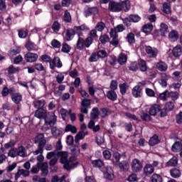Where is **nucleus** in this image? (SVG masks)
<instances>
[{"mask_svg": "<svg viewBox=\"0 0 182 182\" xmlns=\"http://www.w3.org/2000/svg\"><path fill=\"white\" fill-rule=\"evenodd\" d=\"M35 117H37V119H44L46 123L49 124L50 127L56 124V115H55L54 112L48 113V115H46V110L38 109L36 111Z\"/></svg>", "mask_w": 182, "mask_h": 182, "instance_id": "f257e3e1", "label": "nucleus"}, {"mask_svg": "<svg viewBox=\"0 0 182 182\" xmlns=\"http://www.w3.org/2000/svg\"><path fill=\"white\" fill-rule=\"evenodd\" d=\"M108 9L111 11V12H120L122 9L125 12L130 10V1L128 0H125L122 1V3H116L114 1H110L109 3Z\"/></svg>", "mask_w": 182, "mask_h": 182, "instance_id": "f03ea898", "label": "nucleus"}, {"mask_svg": "<svg viewBox=\"0 0 182 182\" xmlns=\"http://www.w3.org/2000/svg\"><path fill=\"white\" fill-rule=\"evenodd\" d=\"M57 157H60V163L64 164V168L68 171L72 170V168H75V167H77V164H79L77 162L73 163L71 165L69 164V159H68V153L66 151H58Z\"/></svg>", "mask_w": 182, "mask_h": 182, "instance_id": "7ed1b4c3", "label": "nucleus"}, {"mask_svg": "<svg viewBox=\"0 0 182 182\" xmlns=\"http://www.w3.org/2000/svg\"><path fill=\"white\" fill-rule=\"evenodd\" d=\"M132 168L134 173H140L143 168V164L137 159H134L132 162Z\"/></svg>", "mask_w": 182, "mask_h": 182, "instance_id": "20e7f679", "label": "nucleus"}, {"mask_svg": "<svg viewBox=\"0 0 182 182\" xmlns=\"http://www.w3.org/2000/svg\"><path fill=\"white\" fill-rule=\"evenodd\" d=\"M166 33H168V26L164 23H161L160 29L155 31V35L156 36H164Z\"/></svg>", "mask_w": 182, "mask_h": 182, "instance_id": "39448f33", "label": "nucleus"}, {"mask_svg": "<svg viewBox=\"0 0 182 182\" xmlns=\"http://www.w3.org/2000/svg\"><path fill=\"white\" fill-rule=\"evenodd\" d=\"M37 167L41 170V176L43 177L48 176L49 173V170L48 169L49 168V166H48V162H43L42 164L41 162H38L37 163Z\"/></svg>", "mask_w": 182, "mask_h": 182, "instance_id": "423d86ee", "label": "nucleus"}, {"mask_svg": "<svg viewBox=\"0 0 182 182\" xmlns=\"http://www.w3.org/2000/svg\"><path fill=\"white\" fill-rule=\"evenodd\" d=\"M145 50L149 58H156L159 53V50H157V48H153L150 46H146L145 47Z\"/></svg>", "mask_w": 182, "mask_h": 182, "instance_id": "0eeeda50", "label": "nucleus"}, {"mask_svg": "<svg viewBox=\"0 0 182 182\" xmlns=\"http://www.w3.org/2000/svg\"><path fill=\"white\" fill-rule=\"evenodd\" d=\"M35 144H38L40 146L41 144L42 146H46V139H45V135L43 134H38L35 139H34Z\"/></svg>", "mask_w": 182, "mask_h": 182, "instance_id": "6e6552de", "label": "nucleus"}, {"mask_svg": "<svg viewBox=\"0 0 182 182\" xmlns=\"http://www.w3.org/2000/svg\"><path fill=\"white\" fill-rule=\"evenodd\" d=\"M24 59L26 60V62H30L31 63H32L38 60V55L28 52L25 55Z\"/></svg>", "mask_w": 182, "mask_h": 182, "instance_id": "1a4fd4ad", "label": "nucleus"}, {"mask_svg": "<svg viewBox=\"0 0 182 182\" xmlns=\"http://www.w3.org/2000/svg\"><path fill=\"white\" fill-rule=\"evenodd\" d=\"M161 110V107L159 105H154L149 108V113L150 116H156Z\"/></svg>", "mask_w": 182, "mask_h": 182, "instance_id": "9d476101", "label": "nucleus"}, {"mask_svg": "<svg viewBox=\"0 0 182 182\" xmlns=\"http://www.w3.org/2000/svg\"><path fill=\"white\" fill-rule=\"evenodd\" d=\"M115 167H119L120 171H128L130 165H129V162L127 161H122V162H119Z\"/></svg>", "mask_w": 182, "mask_h": 182, "instance_id": "9b49d317", "label": "nucleus"}, {"mask_svg": "<svg viewBox=\"0 0 182 182\" xmlns=\"http://www.w3.org/2000/svg\"><path fill=\"white\" fill-rule=\"evenodd\" d=\"M178 164V159L177 156H173L168 162L166 164V167H176Z\"/></svg>", "mask_w": 182, "mask_h": 182, "instance_id": "f8f14e48", "label": "nucleus"}, {"mask_svg": "<svg viewBox=\"0 0 182 182\" xmlns=\"http://www.w3.org/2000/svg\"><path fill=\"white\" fill-rule=\"evenodd\" d=\"M141 87L140 85H136L132 89V95L134 97H141Z\"/></svg>", "mask_w": 182, "mask_h": 182, "instance_id": "ddd939ff", "label": "nucleus"}, {"mask_svg": "<svg viewBox=\"0 0 182 182\" xmlns=\"http://www.w3.org/2000/svg\"><path fill=\"white\" fill-rule=\"evenodd\" d=\"M167 80H168L167 75L166 73H162L161 79L159 80V83L162 86V87H166L167 86Z\"/></svg>", "mask_w": 182, "mask_h": 182, "instance_id": "4468645a", "label": "nucleus"}, {"mask_svg": "<svg viewBox=\"0 0 182 182\" xmlns=\"http://www.w3.org/2000/svg\"><path fill=\"white\" fill-rule=\"evenodd\" d=\"M144 172L146 176L153 174L154 173V167L151 164H146L144 168Z\"/></svg>", "mask_w": 182, "mask_h": 182, "instance_id": "2eb2a0df", "label": "nucleus"}, {"mask_svg": "<svg viewBox=\"0 0 182 182\" xmlns=\"http://www.w3.org/2000/svg\"><path fill=\"white\" fill-rule=\"evenodd\" d=\"M100 113L99 112V108L94 107L92 109V112L90 113V119L91 120H96V119H99V115Z\"/></svg>", "mask_w": 182, "mask_h": 182, "instance_id": "dca6fc26", "label": "nucleus"}, {"mask_svg": "<svg viewBox=\"0 0 182 182\" xmlns=\"http://www.w3.org/2000/svg\"><path fill=\"white\" fill-rule=\"evenodd\" d=\"M170 175L173 177V178H178L180 176H181V172L180 171V169L173 168L170 170Z\"/></svg>", "mask_w": 182, "mask_h": 182, "instance_id": "f3484780", "label": "nucleus"}, {"mask_svg": "<svg viewBox=\"0 0 182 182\" xmlns=\"http://www.w3.org/2000/svg\"><path fill=\"white\" fill-rule=\"evenodd\" d=\"M17 156L20 157H28V154H26V149L23 146H21L17 149Z\"/></svg>", "mask_w": 182, "mask_h": 182, "instance_id": "a211bd4d", "label": "nucleus"}, {"mask_svg": "<svg viewBox=\"0 0 182 182\" xmlns=\"http://www.w3.org/2000/svg\"><path fill=\"white\" fill-rule=\"evenodd\" d=\"M107 97L109 99V100H112V102H114L115 100H117V94H116V92L114 90H109L107 93Z\"/></svg>", "mask_w": 182, "mask_h": 182, "instance_id": "6ab92c4d", "label": "nucleus"}, {"mask_svg": "<svg viewBox=\"0 0 182 182\" xmlns=\"http://www.w3.org/2000/svg\"><path fill=\"white\" fill-rule=\"evenodd\" d=\"M85 16L87 18V16H91V15H96L97 14V8H90L87 9L84 12Z\"/></svg>", "mask_w": 182, "mask_h": 182, "instance_id": "aec40b11", "label": "nucleus"}, {"mask_svg": "<svg viewBox=\"0 0 182 182\" xmlns=\"http://www.w3.org/2000/svg\"><path fill=\"white\" fill-rule=\"evenodd\" d=\"M62 130L58 128L57 127H54L51 129V134H53V137L57 139V137H59V136L62 135Z\"/></svg>", "mask_w": 182, "mask_h": 182, "instance_id": "412c9836", "label": "nucleus"}, {"mask_svg": "<svg viewBox=\"0 0 182 182\" xmlns=\"http://www.w3.org/2000/svg\"><path fill=\"white\" fill-rule=\"evenodd\" d=\"M11 100L14 102L16 105H19L22 100V95L19 93H16L11 95Z\"/></svg>", "mask_w": 182, "mask_h": 182, "instance_id": "4be33fe9", "label": "nucleus"}, {"mask_svg": "<svg viewBox=\"0 0 182 182\" xmlns=\"http://www.w3.org/2000/svg\"><path fill=\"white\" fill-rule=\"evenodd\" d=\"M112 157V164L117 166V164L120 163V154H119V152H114Z\"/></svg>", "mask_w": 182, "mask_h": 182, "instance_id": "5701e85b", "label": "nucleus"}, {"mask_svg": "<svg viewBox=\"0 0 182 182\" xmlns=\"http://www.w3.org/2000/svg\"><path fill=\"white\" fill-rule=\"evenodd\" d=\"M156 68L161 72H166V70H167V65L162 61H160L156 63Z\"/></svg>", "mask_w": 182, "mask_h": 182, "instance_id": "b1692460", "label": "nucleus"}, {"mask_svg": "<svg viewBox=\"0 0 182 182\" xmlns=\"http://www.w3.org/2000/svg\"><path fill=\"white\" fill-rule=\"evenodd\" d=\"M182 150V144L181 142H175L172 146V151L178 153V151H181Z\"/></svg>", "mask_w": 182, "mask_h": 182, "instance_id": "393cba45", "label": "nucleus"}, {"mask_svg": "<svg viewBox=\"0 0 182 182\" xmlns=\"http://www.w3.org/2000/svg\"><path fill=\"white\" fill-rule=\"evenodd\" d=\"M181 53H182L181 46H176L175 48H173V56H176V57L181 56Z\"/></svg>", "mask_w": 182, "mask_h": 182, "instance_id": "a878e982", "label": "nucleus"}, {"mask_svg": "<svg viewBox=\"0 0 182 182\" xmlns=\"http://www.w3.org/2000/svg\"><path fill=\"white\" fill-rule=\"evenodd\" d=\"M169 39L172 41V42H175V41H177L178 39V33L176 31H172L169 33Z\"/></svg>", "mask_w": 182, "mask_h": 182, "instance_id": "bb28decb", "label": "nucleus"}, {"mask_svg": "<svg viewBox=\"0 0 182 182\" xmlns=\"http://www.w3.org/2000/svg\"><path fill=\"white\" fill-rule=\"evenodd\" d=\"M83 48H85V40L82 37H79L77 42V49L82 50Z\"/></svg>", "mask_w": 182, "mask_h": 182, "instance_id": "cd10ccee", "label": "nucleus"}, {"mask_svg": "<svg viewBox=\"0 0 182 182\" xmlns=\"http://www.w3.org/2000/svg\"><path fill=\"white\" fill-rule=\"evenodd\" d=\"M151 182H163V178L161 177V176L157 173H154L151 177Z\"/></svg>", "mask_w": 182, "mask_h": 182, "instance_id": "c85d7f7f", "label": "nucleus"}, {"mask_svg": "<svg viewBox=\"0 0 182 182\" xmlns=\"http://www.w3.org/2000/svg\"><path fill=\"white\" fill-rule=\"evenodd\" d=\"M141 118L144 122H150V120H151L150 114H147V112H145L144 111L141 112Z\"/></svg>", "mask_w": 182, "mask_h": 182, "instance_id": "c756f323", "label": "nucleus"}, {"mask_svg": "<svg viewBox=\"0 0 182 182\" xmlns=\"http://www.w3.org/2000/svg\"><path fill=\"white\" fill-rule=\"evenodd\" d=\"M127 62V55L126 54H121L118 58V63L119 65H124Z\"/></svg>", "mask_w": 182, "mask_h": 182, "instance_id": "7c9ffc66", "label": "nucleus"}, {"mask_svg": "<svg viewBox=\"0 0 182 182\" xmlns=\"http://www.w3.org/2000/svg\"><path fill=\"white\" fill-rule=\"evenodd\" d=\"M163 11L164 12V14H166L171 13V7L170 6V4L164 3L163 4Z\"/></svg>", "mask_w": 182, "mask_h": 182, "instance_id": "2f4dec72", "label": "nucleus"}, {"mask_svg": "<svg viewBox=\"0 0 182 182\" xmlns=\"http://www.w3.org/2000/svg\"><path fill=\"white\" fill-rule=\"evenodd\" d=\"M45 106V100H38L34 102V107L36 109H43Z\"/></svg>", "mask_w": 182, "mask_h": 182, "instance_id": "473e14b6", "label": "nucleus"}, {"mask_svg": "<svg viewBox=\"0 0 182 182\" xmlns=\"http://www.w3.org/2000/svg\"><path fill=\"white\" fill-rule=\"evenodd\" d=\"M82 139H85V132H79L75 138V143H79V140H82Z\"/></svg>", "mask_w": 182, "mask_h": 182, "instance_id": "72a5a7b5", "label": "nucleus"}, {"mask_svg": "<svg viewBox=\"0 0 182 182\" xmlns=\"http://www.w3.org/2000/svg\"><path fill=\"white\" fill-rule=\"evenodd\" d=\"M159 144V136L157 135H154L149 140L150 146H156V144Z\"/></svg>", "mask_w": 182, "mask_h": 182, "instance_id": "f704fd0d", "label": "nucleus"}, {"mask_svg": "<svg viewBox=\"0 0 182 182\" xmlns=\"http://www.w3.org/2000/svg\"><path fill=\"white\" fill-rule=\"evenodd\" d=\"M127 40L131 45L132 43H134V42H136L134 34L133 33H129L127 36Z\"/></svg>", "mask_w": 182, "mask_h": 182, "instance_id": "c9c22d12", "label": "nucleus"}, {"mask_svg": "<svg viewBox=\"0 0 182 182\" xmlns=\"http://www.w3.org/2000/svg\"><path fill=\"white\" fill-rule=\"evenodd\" d=\"M65 132H71V133H77V129H76V127L71 125V124H68L65 127Z\"/></svg>", "mask_w": 182, "mask_h": 182, "instance_id": "e433bc0d", "label": "nucleus"}, {"mask_svg": "<svg viewBox=\"0 0 182 182\" xmlns=\"http://www.w3.org/2000/svg\"><path fill=\"white\" fill-rule=\"evenodd\" d=\"M165 109L167 112H171L174 109V102H168L165 105Z\"/></svg>", "mask_w": 182, "mask_h": 182, "instance_id": "4c0bfd02", "label": "nucleus"}, {"mask_svg": "<svg viewBox=\"0 0 182 182\" xmlns=\"http://www.w3.org/2000/svg\"><path fill=\"white\" fill-rule=\"evenodd\" d=\"M43 149H45V146L42 144L38 145V149L33 152L34 156H38V154H42L43 153Z\"/></svg>", "mask_w": 182, "mask_h": 182, "instance_id": "58836bf2", "label": "nucleus"}, {"mask_svg": "<svg viewBox=\"0 0 182 182\" xmlns=\"http://www.w3.org/2000/svg\"><path fill=\"white\" fill-rule=\"evenodd\" d=\"M92 164L94 167H98L99 168H100V167H103V161L100 159L92 161Z\"/></svg>", "mask_w": 182, "mask_h": 182, "instance_id": "ea45409f", "label": "nucleus"}, {"mask_svg": "<svg viewBox=\"0 0 182 182\" xmlns=\"http://www.w3.org/2000/svg\"><path fill=\"white\" fill-rule=\"evenodd\" d=\"M139 69L141 70V72H146L147 70V66L146 65V61L143 60H140L139 63Z\"/></svg>", "mask_w": 182, "mask_h": 182, "instance_id": "a19ab883", "label": "nucleus"}, {"mask_svg": "<svg viewBox=\"0 0 182 182\" xmlns=\"http://www.w3.org/2000/svg\"><path fill=\"white\" fill-rule=\"evenodd\" d=\"M105 28H106V24H105V23H103L102 21L97 23L95 26V29L97 31H98L99 32H102V31H103V29H105Z\"/></svg>", "mask_w": 182, "mask_h": 182, "instance_id": "79ce46f5", "label": "nucleus"}, {"mask_svg": "<svg viewBox=\"0 0 182 182\" xmlns=\"http://www.w3.org/2000/svg\"><path fill=\"white\" fill-rule=\"evenodd\" d=\"M70 46L68 45V43H65L63 44L61 52L64 53H69L70 52Z\"/></svg>", "mask_w": 182, "mask_h": 182, "instance_id": "37998d69", "label": "nucleus"}, {"mask_svg": "<svg viewBox=\"0 0 182 182\" xmlns=\"http://www.w3.org/2000/svg\"><path fill=\"white\" fill-rule=\"evenodd\" d=\"M153 31V26L151 24H146L143 27V32L145 33H149V32H151Z\"/></svg>", "mask_w": 182, "mask_h": 182, "instance_id": "c03bdc74", "label": "nucleus"}, {"mask_svg": "<svg viewBox=\"0 0 182 182\" xmlns=\"http://www.w3.org/2000/svg\"><path fill=\"white\" fill-rule=\"evenodd\" d=\"M92 43H93V38L92 37H88L84 41V45L86 48H90Z\"/></svg>", "mask_w": 182, "mask_h": 182, "instance_id": "a18cd8bd", "label": "nucleus"}, {"mask_svg": "<svg viewBox=\"0 0 182 182\" xmlns=\"http://www.w3.org/2000/svg\"><path fill=\"white\" fill-rule=\"evenodd\" d=\"M75 35V30L70 29L66 31V39L67 41H70V38Z\"/></svg>", "mask_w": 182, "mask_h": 182, "instance_id": "49530a36", "label": "nucleus"}, {"mask_svg": "<svg viewBox=\"0 0 182 182\" xmlns=\"http://www.w3.org/2000/svg\"><path fill=\"white\" fill-rule=\"evenodd\" d=\"M64 21L65 22H71L72 16H70V13L69 11H65L64 14Z\"/></svg>", "mask_w": 182, "mask_h": 182, "instance_id": "de8ad7c7", "label": "nucleus"}, {"mask_svg": "<svg viewBox=\"0 0 182 182\" xmlns=\"http://www.w3.org/2000/svg\"><path fill=\"white\" fill-rule=\"evenodd\" d=\"M117 60V59H116V57H113V56H109L107 58V62L108 63H109V65H111V66H114L116 65Z\"/></svg>", "mask_w": 182, "mask_h": 182, "instance_id": "09e8293b", "label": "nucleus"}, {"mask_svg": "<svg viewBox=\"0 0 182 182\" xmlns=\"http://www.w3.org/2000/svg\"><path fill=\"white\" fill-rule=\"evenodd\" d=\"M119 89L122 95H125L127 90V85L126 83L120 84Z\"/></svg>", "mask_w": 182, "mask_h": 182, "instance_id": "8fccbe9b", "label": "nucleus"}, {"mask_svg": "<svg viewBox=\"0 0 182 182\" xmlns=\"http://www.w3.org/2000/svg\"><path fill=\"white\" fill-rule=\"evenodd\" d=\"M109 113V109L107 108H102L101 109V112H100V116L102 117V119H105V117H107Z\"/></svg>", "mask_w": 182, "mask_h": 182, "instance_id": "3c124183", "label": "nucleus"}, {"mask_svg": "<svg viewBox=\"0 0 182 182\" xmlns=\"http://www.w3.org/2000/svg\"><path fill=\"white\" fill-rule=\"evenodd\" d=\"M167 97H169L168 90H165L164 92L159 95V99L161 100H166Z\"/></svg>", "mask_w": 182, "mask_h": 182, "instance_id": "603ef678", "label": "nucleus"}, {"mask_svg": "<svg viewBox=\"0 0 182 182\" xmlns=\"http://www.w3.org/2000/svg\"><path fill=\"white\" fill-rule=\"evenodd\" d=\"M74 29L75 31H89V27L85 24H82L80 26H75Z\"/></svg>", "mask_w": 182, "mask_h": 182, "instance_id": "864d4df0", "label": "nucleus"}, {"mask_svg": "<svg viewBox=\"0 0 182 182\" xmlns=\"http://www.w3.org/2000/svg\"><path fill=\"white\" fill-rule=\"evenodd\" d=\"M169 97H171L172 100H177L178 99V92H168Z\"/></svg>", "mask_w": 182, "mask_h": 182, "instance_id": "5fc2aeb1", "label": "nucleus"}, {"mask_svg": "<svg viewBox=\"0 0 182 182\" xmlns=\"http://www.w3.org/2000/svg\"><path fill=\"white\" fill-rule=\"evenodd\" d=\"M129 19L130 21H132V22H139V21H140V19H141V18H140V16H139L138 15H133L131 14L129 15Z\"/></svg>", "mask_w": 182, "mask_h": 182, "instance_id": "6e6d98bb", "label": "nucleus"}, {"mask_svg": "<svg viewBox=\"0 0 182 182\" xmlns=\"http://www.w3.org/2000/svg\"><path fill=\"white\" fill-rule=\"evenodd\" d=\"M100 41L101 43H107L110 41V38H109V36L104 35L100 38Z\"/></svg>", "mask_w": 182, "mask_h": 182, "instance_id": "4d7b16f0", "label": "nucleus"}, {"mask_svg": "<svg viewBox=\"0 0 182 182\" xmlns=\"http://www.w3.org/2000/svg\"><path fill=\"white\" fill-rule=\"evenodd\" d=\"M51 46L53 48H59L61 46L60 42L56 39H53L51 42Z\"/></svg>", "mask_w": 182, "mask_h": 182, "instance_id": "13d9d810", "label": "nucleus"}, {"mask_svg": "<svg viewBox=\"0 0 182 182\" xmlns=\"http://www.w3.org/2000/svg\"><path fill=\"white\" fill-rule=\"evenodd\" d=\"M58 160H59V158L58 156H54L52 159H50L49 162V166L53 167L58 163Z\"/></svg>", "mask_w": 182, "mask_h": 182, "instance_id": "bf43d9fd", "label": "nucleus"}, {"mask_svg": "<svg viewBox=\"0 0 182 182\" xmlns=\"http://www.w3.org/2000/svg\"><path fill=\"white\" fill-rule=\"evenodd\" d=\"M97 55L98 58H106V56H107V53H106V50H101L97 52Z\"/></svg>", "mask_w": 182, "mask_h": 182, "instance_id": "052dcab7", "label": "nucleus"}, {"mask_svg": "<svg viewBox=\"0 0 182 182\" xmlns=\"http://www.w3.org/2000/svg\"><path fill=\"white\" fill-rule=\"evenodd\" d=\"M26 48L29 51L35 50V46H33V43H31V41H28L26 43Z\"/></svg>", "mask_w": 182, "mask_h": 182, "instance_id": "680f3d73", "label": "nucleus"}, {"mask_svg": "<svg viewBox=\"0 0 182 182\" xmlns=\"http://www.w3.org/2000/svg\"><path fill=\"white\" fill-rule=\"evenodd\" d=\"M128 181L130 182H134L136 181L137 180V175L133 173L129 176L128 178H127Z\"/></svg>", "mask_w": 182, "mask_h": 182, "instance_id": "e2e57ef3", "label": "nucleus"}, {"mask_svg": "<svg viewBox=\"0 0 182 182\" xmlns=\"http://www.w3.org/2000/svg\"><path fill=\"white\" fill-rule=\"evenodd\" d=\"M97 59H99V56L97 54L92 53L89 59L90 62H97Z\"/></svg>", "mask_w": 182, "mask_h": 182, "instance_id": "0e129e2a", "label": "nucleus"}, {"mask_svg": "<svg viewBox=\"0 0 182 182\" xmlns=\"http://www.w3.org/2000/svg\"><path fill=\"white\" fill-rule=\"evenodd\" d=\"M176 119L178 124H182V112H179L178 114L176 115Z\"/></svg>", "mask_w": 182, "mask_h": 182, "instance_id": "69168bd1", "label": "nucleus"}, {"mask_svg": "<svg viewBox=\"0 0 182 182\" xmlns=\"http://www.w3.org/2000/svg\"><path fill=\"white\" fill-rule=\"evenodd\" d=\"M81 105L83 107H89L90 105V100H83L81 102Z\"/></svg>", "mask_w": 182, "mask_h": 182, "instance_id": "338daca9", "label": "nucleus"}, {"mask_svg": "<svg viewBox=\"0 0 182 182\" xmlns=\"http://www.w3.org/2000/svg\"><path fill=\"white\" fill-rule=\"evenodd\" d=\"M111 90H116L117 89V82L116 80H112L110 84Z\"/></svg>", "mask_w": 182, "mask_h": 182, "instance_id": "774afa93", "label": "nucleus"}]
</instances>
